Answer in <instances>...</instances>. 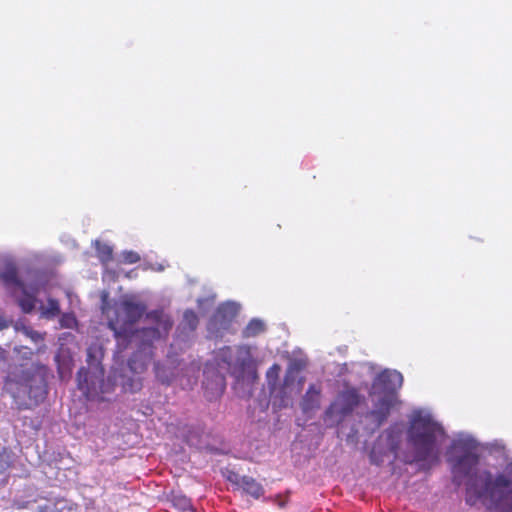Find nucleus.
Returning <instances> with one entry per match:
<instances>
[{"label":"nucleus","mask_w":512,"mask_h":512,"mask_svg":"<svg viewBox=\"0 0 512 512\" xmlns=\"http://www.w3.org/2000/svg\"><path fill=\"white\" fill-rule=\"evenodd\" d=\"M59 358H60V356H59V355H56L55 360H56L57 362H59Z\"/></svg>","instance_id":"nucleus-34"},{"label":"nucleus","mask_w":512,"mask_h":512,"mask_svg":"<svg viewBox=\"0 0 512 512\" xmlns=\"http://www.w3.org/2000/svg\"><path fill=\"white\" fill-rule=\"evenodd\" d=\"M237 351L240 357L235 363L232 362V348L229 346L220 349L218 358L227 365L229 373L240 380L244 378L246 369L251 366V352L250 347L246 345L239 346Z\"/></svg>","instance_id":"nucleus-9"},{"label":"nucleus","mask_w":512,"mask_h":512,"mask_svg":"<svg viewBox=\"0 0 512 512\" xmlns=\"http://www.w3.org/2000/svg\"><path fill=\"white\" fill-rule=\"evenodd\" d=\"M140 259V255L132 250H126L121 253V262L124 264H135L139 262Z\"/></svg>","instance_id":"nucleus-23"},{"label":"nucleus","mask_w":512,"mask_h":512,"mask_svg":"<svg viewBox=\"0 0 512 512\" xmlns=\"http://www.w3.org/2000/svg\"><path fill=\"white\" fill-rule=\"evenodd\" d=\"M511 485L512 481L505 474L500 473L493 478L490 471H484L468 489H473L477 498H487L498 505L506 498L505 489Z\"/></svg>","instance_id":"nucleus-7"},{"label":"nucleus","mask_w":512,"mask_h":512,"mask_svg":"<svg viewBox=\"0 0 512 512\" xmlns=\"http://www.w3.org/2000/svg\"><path fill=\"white\" fill-rule=\"evenodd\" d=\"M58 371H59V374L62 376L63 371H62V367L61 366L58 367Z\"/></svg>","instance_id":"nucleus-33"},{"label":"nucleus","mask_w":512,"mask_h":512,"mask_svg":"<svg viewBox=\"0 0 512 512\" xmlns=\"http://www.w3.org/2000/svg\"><path fill=\"white\" fill-rule=\"evenodd\" d=\"M290 381H293V379L290 378V373L288 372L284 378V386H288Z\"/></svg>","instance_id":"nucleus-27"},{"label":"nucleus","mask_w":512,"mask_h":512,"mask_svg":"<svg viewBox=\"0 0 512 512\" xmlns=\"http://www.w3.org/2000/svg\"><path fill=\"white\" fill-rule=\"evenodd\" d=\"M444 437V429L430 416L414 415L407 430V442L413 451V461L437 463L440 456V442Z\"/></svg>","instance_id":"nucleus-3"},{"label":"nucleus","mask_w":512,"mask_h":512,"mask_svg":"<svg viewBox=\"0 0 512 512\" xmlns=\"http://www.w3.org/2000/svg\"><path fill=\"white\" fill-rule=\"evenodd\" d=\"M97 255L103 264H107L113 258V249L106 244L98 245Z\"/></svg>","instance_id":"nucleus-20"},{"label":"nucleus","mask_w":512,"mask_h":512,"mask_svg":"<svg viewBox=\"0 0 512 512\" xmlns=\"http://www.w3.org/2000/svg\"><path fill=\"white\" fill-rule=\"evenodd\" d=\"M145 319L152 325L132 331L128 339L126 349L129 346L136 350L128 360L130 370L135 374H141L147 370L153 358L154 342L166 338L173 327V321L163 310H153L145 315Z\"/></svg>","instance_id":"nucleus-2"},{"label":"nucleus","mask_w":512,"mask_h":512,"mask_svg":"<svg viewBox=\"0 0 512 512\" xmlns=\"http://www.w3.org/2000/svg\"><path fill=\"white\" fill-rule=\"evenodd\" d=\"M42 315L46 318H54L60 314V304L57 299L48 298L45 307H41Z\"/></svg>","instance_id":"nucleus-18"},{"label":"nucleus","mask_w":512,"mask_h":512,"mask_svg":"<svg viewBox=\"0 0 512 512\" xmlns=\"http://www.w3.org/2000/svg\"><path fill=\"white\" fill-rule=\"evenodd\" d=\"M0 280L3 284L13 290L19 286H23V281L18 277V268L12 261L5 263L3 270L0 272Z\"/></svg>","instance_id":"nucleus-14"},{"label":"nucleus","mask_w":512,"mask_h":512,"mask_svg":"<svg viewBox=\"0 0 512 512\" xmlns=\"http://www.w3.org/2000/svg\"><path fill=\"white\" fill-rule=\"evenodd\" d=\"M12 296L16 299L17 304L24 313H31L36 306L37 302V289H29L25 283L16 289L11 290Z\"/></svg>","instance_id":"nucleus-11"},{"label":"nucleus","mask_w":512,"mask_h":512,"mask_svg":"<svg viewBox=\"0 0 512 512\" xmlns=\"http://www.w3.org/2000/svg\"><path fill=\"white\" fill-rule=\"evenodd\" d=\"M238 313L237 306L232 302L220 304L207 323V330L215 337H221L230 330Z\"/></svg>","instance_id":"nucleus-8"},{"label":"nucleus","mask_w":512,"mask_h":512,"mask_svg":"<svg viewBox=\"0 0 512 512\" xmlns=\"http://www.w3.org/2000/svg\"><path fill=\"white\" fill-rule=\"evenodd\" d=\"M266 326L260 319L254 318L248 322L242 330V337L245 339L254 338L265 332Z\"/></svg>","instance_id":"nucleus-16"},{"label":"nucleus","mask_w":512,"mask_h":512,"mask_svg":"<svg viewBox=\"0 0 512 512\" xmlns=\"http://www.w3.org/2000/svg\"><path fill=\"white\" fill-rule=\"evenodd\" d=\"M60 326L62 328L72 329L77 325V319L73 313H64L59 319Z\"/></svg>","instance_id":"nucleus-21"},{"label":"nucleus","mask_w":512,"mask_h":512,"mask_svg":"<svg viewBox=\"0 0 512 512\" xmlns=\"http://www.w3.org/2000/svg\"><path fill=\"white\" fill-rule=\"evenodd\" d=\"M321 400V388L315 384L309 385L300 402L303 413L308 414L319 409Z\"/></svg>","instance_id":"nucleus-13"},{"label":"nucleus","mask_w":512,"mask_h":512,"mask_svg":"<svg viewBox=\"0 0 512 512\" xmlns=\"http://www.w3.org/2000/svg\"><path fill=\"white\" fill-rule=\"evenodd\" d=\"M243 479V476H240L238 473L236 472H229V475L227 476V480L235 485L237 488L240 489L241 485H242V482L241 480Z\"/></svg>","instance_id":"nucleus-25"},{"label":"nucleus","mask_w":512,"mask_h":512,"mask_svg":"<svg viewBox=\"0 0 512 512\" xmlns=\"http://www.w3.org/2000/svg\"><path fill=\"white\" fill-rule=\"evenodd\" d=\"M281 371V367L279 364H273L266 373L267 381L269 385L275 386L276 382L278 381L279 374Z\"/></svg>","instance_id":"nucleus-22"},{"label":"nucleus","mask_w":512,"mask_h":512,"mask_svg":"<svg viewBox=\"0 0 512 512\" xmlns=\"http://www.w3.org/2000/svg\"><path fill=\"white\" fill-rule=\"evenodd\" d=\"M170 501L173 507L180 511L185 512L188 510H193L190 498L183 494L172 492L170 496Z\"/></svg>","instance_id":"nucleus-17"},{"label":"nucleus","mask_w":512,"mask_h":512,"mask_svg":"<svg viewBox=\"0 0 512 512\" xmlns=\"http://www.w3.org/2000/svg\"><path fill=\"white\" fill-rule=\"evenodd\" d=\"M146 312V305L136 302L130 298L116 302L108 310V326L114 331L119 351L126 350L124 343L128 342L131 336L130 328L139 321Z\"/></svg>","instance_id":"nucleus-5"},{"label":"nucleus","mask_w":512,"mask_h":512,"mask_svg":"<svg viewBox=\"0 0 512 512\" xmlns=\"http://www.w3.org/2000/svg\"><path fill=\"white\" fill-rule=\"evenodd\" d=\"M242 485L240 489L247 495L254 499H259L265 493L264 487L260 482L251 476L244 475L241 480Z\"/></svg>","instance_id":"nucleus-15"},{"label":"nucleus","mask_w":512,"mask_h":512,"mask_svg":"<svg viewBox=\"0 0 512 512\" xmlns=\"http://www.w3.org/2000/svg\"><path fill=\"white\" fill-rule=\"evenodd\" d=\"M278 505H279L281 508H283V507L285 506V502L280 501Z\"/></svg>","instance_id":"nucleus-32"},{"label":"nucleus","mask_w":512,"mask_h":512,"mask_svg":"<svg viewBox=\"0 0 512 512\" xmlns=\"http://www.w3.org/2000/svg\"><path fill=\"white\" fill-rule=\"evenodd\" d=\"M78 389L82 391L87 400L103 401L104 379L95 374H91L86 369L81 368L77 373Z\"/></svg>","instance_id":"nucleus-10"},{"label":"nucleus","mask_w":512,"mask_h":512,"mask_svg":"<svg viewBox=\"0 0 512 512\" xmlns=\"http://www.w3.org/2000/svg\"><path fill=\"white\" fill-rule=\"evenodd\" d=\"M397 449H398V444H396V445H392V450H393L394 452H396V450H397Z\"/></svg>","instance_id":"nucleus-31"},{"label":"nucleus","mask_w":512,"mask_h":512,"mask_svg":"<svg viewBox=\"0 0 512 512\" xmlns=\"http://www.w3.org/2000/svg\"><path fill=\"white\" fill-rule=\"evenodd\" d=\"M6 351L0 347V358L5 359Z\"/></svg>","instance_id":"nucleus-29"},{"label":"nucleus","mask_w":512,"mask_h":512,"mask_svg":"<svg viewBox=\"0 0 512 512\" xmlns=\"http://www.w3.org/2000/svg\"><path fill=\"white\" fill-rule=\"evenodd\" d=\"M9 465L8 457L4 453H0V474L3 473Z\"/></svg>","instance_id":"nucleus-26"},{"label":"nucleus","mask_w":512,"mask_h":512,"mask_svg":"<svg viewBox=\"0 0 512 512\" xmlns=\"http://www.w3.org/2000/svg\"><path fill=\"white\" fill-rule=\"evenodd\" d=\"M403 376L395 370H384L380 372L373 380L370 395L376 396L374 409L370 415L380 426L388 416L392 407L397 402V392L402 387Z\"/></svg>","instance_id":"nucleus-4"},{"label":"nucleus","mask_w":512,"mask_h":512,"mask_svg":"<svg viewBox=\"0 0 512 512\" xmlns=\"http://www.w3.org/2000/svg\"><path fill=\"white\" fill-rule=\"evenodd\" d=\"M4 389L15 400L19 409L38 406L47 395L44 373L34 363L10 365Z\"/></svg>","instance_id":"nucleus-1"},{"label":"nucleus","mask_w":512,"mask_h":512,"mask_svg":"<svg viewBox=\"0 0 512 512\" xmlns=\"http://www.w3.org/2000/svg\"><path fill=\"white\" fill-rule=\"evenodd\" d=\"M507 469H508V471L510 472V474H512V463H510V464L507 466Z\"/></svg>","instance_id":"nucleus-30"},{"label":"nucleus","mask_w":512,"mask_h":512,"mask_svg":"<svg viewBox=\"0 0 512 512\" xmlns=\"http://www.w3.org/2000/svg\"><path fill=\"white\" fill-rule=\"evenodd\" d=\"M183 324L191 331H194L199 324V318L196 312L191 309L186 310L183 314Z\"/></svg>","instance_id":"nucleus-19"},{"label":"nucleus","mask_w":512,"mask_h":512,"mask_svg":"<svg viewBox=\"0 0 512 512\" xmlns=\"http://www.w3.org/2000/svg\"><path fill=\"white\" fill-rule=\"evenodd\" d=\"M141 386H142V383H141L140 378L131 379L129 383L127 382L124 384V388L131 392H135V391L139 390L141 388Z\"/></svg>","instance_id":"nucleus-24"},{"label":"nucleus","mask_w":512,"mask_h":512,"mask_svg":"<svg viewBox=\"0 0 512 512\" xmlns=\"http://www.w3.org/2000/svg\"><path fill=\"white\" fill-rule=\"evenodd\" d=\"M454 472L466 477L469 476L473 469L476 468L479 462V457L476 453L465 451L461 456L452 460Z\"/></svg>","instance_id":"nucleus-12"},{"label":"nucleus","mask_w":512,"mask_h":512,"mask_svg":"<svg viewBox=\"0 0 512 512\" xmlns=\"http://www.w3.org/2000/svg\"><path fill=\"white\" fill-rule=\"evenodd\" d=\"M362 400L363 396L357 388L345 386L325 410L324 422L328 426L338 425L353 413Z\"/></svg>","instance_id":"nucleus-6"},{"label":"nucleus","mask_w":512,"mask_h":512,"mask_svg":"<svg viewBox=\"0 0 512 512\" xmlns=\"http://www.w3.org/2000/svg\"><path fill=\"white\" fill-rule=\"evenodd\" d=\"M31 338H32L33 340H35V341H36V340H38V339H41V340H42L41 335H40L39 333H37V332H31Z\"/></svg>","instance_id":"nucleus-28"}]
</instances>
